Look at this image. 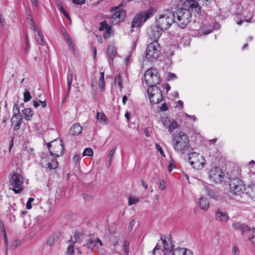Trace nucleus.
Returning <instances> with one entry per match:
<instances>
[{
  "label": "nucleus",
  "instance_id": "1",
  "mask_svg": "<svg viewBox=\"0 0 255 255\" xmlns=\"http://www.w3.org/2000/svg\"><path fill=\"white\" fill-rule=\"evenodd\" d=\"M200 7L194 0H186L183 3L182 7L176 10L172 14L174 22L176 23L181 28H185L191 21L192 12L198 13Z\"/></svg>",
  "mask_w": 255,
  "mask_h": 255
},
{
  "label": "nucleus",
  "instance_id": "2",
  "mask_svg": "<svg viewBox=\"0 0 255 255\" xmlns=\"http://www.w3.org/2000/svg\"><path fill=\"white\" fill-rule=\"evenodd\" d=\"M172 144L174 149L177 152L189 154L192 150L188 136L182 132H179L172 137Z\"/></svg>",
  "mask_w": 255,
  "mask_h": 255
},
{
  "label": "nucleus",
  "instance_id": "3",
  "mask_svg": "<svg viewBox=\"0 0 255 255\" xmlns=\"http://www.w3.org/2000/svg\"><path fill=\"white\" fill-rule=\"evenodd\" d=\"M208 177L210 182L215 184L229 182V178L220 167H212L208 172Z\"/></svg>",
  "mask_w": 255,
  "mask_h": 255
},
{
  "label": "nucleus",
  "instance_id": "4",
  "mask_svg": "<svg viewBox=\"0 0 255 255\" xmlns=\"http://www.w3.org/2000/svg\"><path fill=\"white\" fill-rule=\"evenodd\" d=\"M160 47L156 41L151 42L148 45L146 49L145 58L150 62L156 61L159 57L160 52Z\"/></svg>",
  "mask_w": 255,
  "mask_h": 255
},
{
  "label": "nucleus",
  "instance_id": "5",
  "mask_svg": "<svg viewBox=\"0 0 255 255\" xmlns=\"http://www.w3.org/2000/svg\"><path fill=\"white\" fill-rule=\"evenodd\" d=\"M154 13L153 8H150L146 11H143L137 14L132 20L131 25L132 27H138L142 25L148 19L152 17Z\"/></svg>",
  "mask_w": 255,
  "mask_h": 255
},
{
  "label": "nucleus",
  "instance_id": "6",
  "mask_svg": "<svg viewBox=\"0 0 255 255\" xmlns=\"http://www.w3.org/2000/svg\"><path fill=\"white\" fill-rule=\"evenodd\" d=\"M144 80L145 84L148 86H157L159 84L160 78L156 70L150 68L146 70L144 75Z\"/></svg>",
  "mask_w": 255,
  "mask_h": 255
},
{
  "label": "nucleus",
  "instance_id": "7",
  "mask_svg": "<svg viewBox=\"0 0 255 255\" xmlns=\"http://www.w3.org/2000/svg\"><path fill=\"white\" fill-rule=\"evenodd\" d=\"M39 163L41 166L45 168L47 170L55 169L58 165L55 158L50 154L45 153L41 154Z\"/></svg>",
  "mask_w": 255,
  "mask_h": 255
},
{
  "label": "nucleus",
  "instance_id": "8",
  "mask_svg": "<svg viewBox=\"0 0 255 255\" xmlns=\"http://www.w3.org/2000/svg\"><path fill=\"white\" fill-rule=\"evenodd\" d=\"M23 178L21 174L14 172L9 178V184L15 193H19L23 190Z\"/></svg>",
  "mask_w": 255,
  "mask_h": 255
},
{
  "label": "nucleus",
  "instance_id": "9",
  "mask_svg": "<svg viewBox=\"0 0 255 255\" xmlns=\"http://www.w3.org/2000/svg\"><path fill=\"white\" fill-rule=\"evenodd\" d=\"M50 154L55 157H59L64 153L63 141L60 139H56L47 143Z\"/></svg>",
  "mask_w": 255,
  "mask_h": 255
},
{
  "label": "nucleus",
  "instance_id": "10",
  "mask_svg": "<svg viewBox=\"0 0 255 255\" xmlns=\"http://www.w3.org/2000/svg\"><path fill=\"white\" fill-rule=\"evenodd\" d=\"M147 92L150 101L153 104H158L163 99L161 91L157 86L148 87Z\"/></svg>",
  "mask_w": 255,
  "mask_h": 255
},
{
  "label": "nucleus",
  "instance_id": "11",
  "mask_svg": "<svg viewBox=\"0 0 255 255\" xmlns=\"http://www.w3.org/2000/svg\"><path fill=\"white\" fill-rule=\"evenodd\" d=\"M174 22L172 16L166 14H160L156 19V25L163 31L167 30Z\"/></svg>",
  "mask_w": 255,
  "mask_h": 255
},
{
  "label": "nucleus",
  "instance_id": "12",
  "mask_svg": "<svg viewBox=\"0 0 255 255\" xmlns=\"http://www.w3.org/2000/svg\"><path fill=\"white\" fill-rule=\"evenodd\" d=\"M230 192L235 195H240L245 190L242 181L239 178H235L230 182Z\"/></svg>",
  "mask_w": 255,
  "mask_h": 255
},
{
  "label": "nucleus",
  "instance_id": "13",
  "mask_svg": "<svg viewBox=\"0 0 255 255\" xmlns=\"http://www.w3.org/2000/svg\"><path fill=\"white\" fill-rule=\"evenodd\" d=\"M200 158L202 161L204 160L203 156L200 155L197 152L191 151L188 157V160L190 165L195 169H199L201 167H203L204 164L203 161L200 162Z\"/></svg>",
  "mask_w": 255,
  "mask_h": 255
},
{
  "label": "nucleus",
  "instance_id": "14",
  "mask_svg": "<svg viewBox=\"0 0 255 255\" xmlns=\"http://www.w3.org/2000/svg\"><path fill=\"white\" fill-rule=\"evenodd\" d=\"M126 12L121 8H116L113 13L111 22L113 24H116L122 21L126 16Z\"/></svg>",
  "mask_w": 255,
  "mask_h": 255
},
{
  "label": "nucleus",
  "instance_id": "15",
  "mask_svg": "<svg viewBox=\"0 0 255 255\" xmlns=\"http://www.w3.org/2000/svg\"><path fill=\"white\" fill-rule=\"evenodd\" d=\"M163 31L162 30L156 25L151 26L150 30L148 32V37L149 39L153 40V41L158 42V40L162 35Z\"/></svg>",
  "mask_w": 255,
  "mask_h": 255
},
{
  "label": "nucleus",
  "instance_id": "16",
  "mask_svg": "<svg viewBox=\"0 0 255 255\" xmlns=\"http://www.w3.org/2000/svg\"><path fill=\"white\" fill-rule=\"evenodd\" d=\"M232 227L234 230H239L242 235L247 236L248 234L251 229V227L248 226V225L240 223V222H236L233 224Z\"/></svg>",
  "mask_w": 255,
  "mask_h": 255
},
{
  "label": "nucleus",
  "instance_id": "17",
  "mask_svg": "<svg viewBox=\"0 0 255 255\" xmlns=\"http://www.w3.org/2000/svg\"><path fill=\"white\" fill-rule=\"evenodd\" d=\"M21 113H15L11 119L12 125L14 130L19 129L22 121V115Z\"/></svg>",
  "mask_w": 255,
  "mask_h": 255
},
{
  "label": "nucleus",
  "instance_id": "18",
  "mask_svg": "<svg viewBox=\"0 0 255 255\" xmlns=\"http://www.w3.org/2000/svg\"><path fill=\"white\" fill-rule=\"evenodd\" d=\"M205 188L206 194L211 199H213L216 201H218L221 199V195L217 189H213L208 186L205 187Z\"/></svg>",
  "mask_w": 255,
  "mask_h": 255
},
{
  "label": "nucleus",
  "instance_id": "19",
  "mask_svg": "<svg viewBox=\"0 0 255 255\" xmlns=\"http://www.w3.org/2000/svg\"><path fill=\"white\" fill-rule=\"evenodd\" d=\"M215 219L220 222H226L229 219V217L226 212L218 209L215 213Z\"/></svg>",
  "mask_w": 255,
  "mask_h": 255
},
{
  "label": "nucleus",
  "instance_id": "20",
  "mask_svg": "<svg viewBox=\"0 0 255 255\" xmlns=\"http://www.w3.org/2000/svg\"><path fill=\"white\" fill-rule=\"evenodd\" d=\"M198 205L201 210H207L210 207V203L208 199L204 197L199 199Z\"/></svg>",
  "mask_w": 255,
  "mask_h": 255
},
{
  "label": "nucleus",
  "instance_id": "21",
  "mask_svg": "<svg viewBox=\"0 0 255 255\" xmlns=\"http://www.w3.org/2000/svg\"><path fill=\"white\" fill-rule=\"evenodd\" d=\"M161 240L162 241L164 250L167 252H172L173 250V245L172 244L170 239H163L162 238H161Z\"/></svg>",
  "mask_w": 255,
  "mask_h": 255
},
{
  "label": "nucleus",
  "instance_id": "22",
  "mask_svg": "<svg viewBox=\"0 0 255 255\" xmlns=\"http://www.w3.org/2000/svg\"><path fill=\"white\" fill-rule=\"evenodd\" d=\"M81 126L77 124L73 125L70 128V132L73 135H78L82 132Z\"/></svg>",
  "mask_w": 255,
  "mask_h": 255
},
{
  "label": "nucleus",
  "instance_id": "23",
  "mask_svg": "<svg viewBox=\"0 0 255 255\" xmlns=\"http://www.w3.org/2000/svg\"><path fill=\"white\" fill-rule=\"evenodd\" d=\"M173 255H193L190 250L186 249H176L173 253Z\"/></svg>",
  "mask_w": 255,
  "mask_h": 255
},
{
  "label": "nucleus",
  "instance_id": "24",
  "mask_svg": "<svg viewBox=\"0 0 255 255\" xmlns=\"http://www.w3.org/2000/svg\"><path fill=\"white\" fill-rule=\"evenodd\" d=\"M107 53L109 57L113 60L117 54L116 48L114 45H109L107 49Z\"/></svg>",
  "mask_w": 255,
  "mask_h": 255
},
{
  "label": "nucleus",
  "instance_id": "25",
  "mask_svg": "<svg viewBox=\"0 0 255 255\" xmlns=\"http://www.w3.org/2000/svg\"><path fill=\"white\" fill-rule=\"evenodd\" d=\"M247 237L248 240L253 244L255 245V228H251L249 234Z\"/></svg>",
  "mask_w": 255,
  "mask_h": 255
},
{
  "label": "nucleus",
  "instance_id": "26",
  "mask_svg": "<svg viewBox=\"0 0 255 255\" xmlns=\"http://www.w3.org/2000/svg\"><path fill=\"white\" fill-rule=\"evenodd\" d=\"M100 77L99 79L98 85L101 91H105L104 72L100 73Z\"/></svg>",
  "mask_w": 255,
  "mask_h": 255
},
{
  "label": "nucleus",
  "instance_id": "27",
  "mask_svg": "<svg viewBox=\"0 0 255 255\" xmlns=\"http://www.w3.org/2000/svg\"><path fill=\"white\" fill-rule=\"evenodd\" d=\"M33 105L35 108H38L39 107L44 108L46 107L47 104L46 101L33 100Z\"/></svg>",
  "mask_w": 255,
  "mask_h": 255
},
{
  "label": "nucleus",
  "instance_id": "28",
  "mask_svg": "<svg viewBox=\"0 0 255 255\" xmlns=\"http://www.w3.org/2000/svg\"><path fill=\"white\" fill-rule=\"evenodd\" d=\"M74 244L75 242H70L67 248L66 254L67 255H74Z\"/></svg>",
  "mask_w": 255,
  "mask_h": 255
},
{
  "label": "nucleus",
  "instance_id": "29",
  "mask_svg": "<svg viewBox=\"0 0 255 255\" xmlns=\"http://www.w3.org/2000/svg\"><path fill=\"white\" fill-rule=\"evenodd\" d=\"M115 84H118L120 90H122L123 88V83L122 76L120 74L116 76L115 78Z\"/></svg>",
  "mask_w": 255,
  "mask_h": 255
},
{
  "label": "nucleus",
  "instance_id": "30",
  "mask_svg": "<svg viewBox=\"0 0 255 255\" xmlns=\"http://www.w3.org/2000/svg\"><path fill=\"white\" fill-rule=\"evenodd\" d=\"M97 118L100 122H104L107 124V118L104 113H97Z\"/></svg>",
  "mask_w": 255,
  "mask_h": 255
},
{
  "label": "nucleus",
  "instance_id": "31",
  "mask_svg": "<svg viewBox=\"0 0 255 255\" xmlns=\"http://www.w3.org/2000/svg\"><path fill=\"white\" fill-rule=\"evenodd\" d=\"M72 81H73L72 73H70V71H69L68 72V75H67V78L68 91H69L70 89L71 86V84L72 83Z\"/></svg>",
  "mask_w": 255,
  "mask_h": 255
},
{
  "label": "nucleus",
  "instance_id": "32",
  "mask_svg": "<svg viewBox=\"0 0 255 255\" xmlns=\"http://www.w3.org/2000/svg\"><path fill=\"white\" fill-rule=\"evenodd\" d=\"M139 201V198L134 196H129L128 198V204L129 206L135 204Z\"/></svg>",
  "mask_w": 255,
  "mask_h": 255
},
{
  "label": "nucleus",
  "instance_id": "33",
  "mask_svg": "<svg viewBox=\"0 0 255 255\" xmlns=\"http://www.w3.org/2000/svg\"><path fill=\"white\" fill-rule=\"evenodd\" d=\"M38 34L36 36V39L37 42L41 45H44V41L43 40L42 35L41 32L39 31H37Z\"/></svg>",
  "mask_w": 255,
  "mask_h": 255
},
{
  "label": "nucleus",
  "instance_id": "34",
  "mask_svg": "<svg viewBox=\"0 0 255 255\" xmlns=\"http://www.w3.org/2000/svg\"><path fill=\"white\" fill-rule=\"evenodd\" d=\"M93 155V150L91 148H86L83 152V156H92Z\"/></svg>",
  "mask_w": 255,
  "mask_h": 255
},
{
  "label": "nucleus",
  "instance_id": "35",
  "mask_svg": "<svg viewBox=\"0 0 255 255\" xmlns=\"http://www.w3.org/2000/svg\"><path fill=\"white\" fill-rule=\"evenodd\" d=\"M178 124L175 122L172 121L170 123V125L168 126V130L169 132H172L173 130L177 128H178Z\"/></svg>",
  "mask_w": 255,
  "mask_h": 255
},
{
  "label": "nucleus",
  "instance_id": "36",
  "mask_svg": "<svg viewBox=\"0 0 255 255\" xmlns=\"http://www.w3.org/2000/svg\"><path fill=\"white\" fill-rule=\"evenodd\" d=\"M31 99V95L27 90L25 91L23 93V101L24 102H27Z\"/></svg>",
  "mask_w": 255,
  "mask_h": 255
},
{
  "label": "nucleus",
  "instance_id": "37",
  "mask_svg": "<svg viewBox=\"0 0 255 255\" xmlns=\"http://www.w3.org/2000/svg\"><path fill=\"white\" fill-rule=\"evenodd\" d=\"M96 246L95 241L94 239H89L87 243V246L89 249L93 250V248Z\"/></svg>",
  "mask_w": 255,
  "mask_h": 255
},
{
  "label": "nucleus",
  "instance_id": "38",
  "mask_svg": "<svg viewBox=\"0 0 255 255\" xmlns=\"http://www.w3.org/2000/svg\"><path fill=\"white\" fill-rule=\"evenodd\" d=\"M197 0L198 1V2H196L198 4V6L200 7L199 4H202V5L205 4L206 5H207L213 0Z\"/></svg>",
  "mask_w": 255,
  "mask_h": 255
},
{
  "label": "nucleus",
  "instance_id": "39",
  "mask_svg": "<svg viewBox=\"0 0 255 255\" xmlns=\"http://www.w3.org/2000/svg\"><path fill=\"white\" fill-rule=\"evenodd\" d=\"M123 247L125 250V252L127 255H128L129 254V243L125 241L124 243Z\"/></svg>",
  "mask_w": 255,
  "mask_h": 255
},
{
  "label": "nucleus",
  "instance_id": "40",
  "mask_svg": "<svg viewBox=\"0 0 255 255\" xmlns=\"http://www.w3.org/2000/svg\"><path fill=\"white\" fill-rule=\"evenodd\" d=\"M111 27L110 26L106 28V31L103 35V37L105 39L108 38L109 37L111 34Z\"/></svg>",
  "mask_w": 255,
  "mask_h": 255
},
{
  "label": "nucleus",
  "instance_id": "41",
  "mask_svg": "<svg viewBox=\"0 0 255 255\" xmlns=\"http://www.w3.org/2000/svg\"><path fill=\"white\" fill-rule=\"evenodd\" d=\"M109 25L107 24L106 21L101 22L100 23V26L99 28V31H103L104 29L106 30V28L109 27Z\"/></svg>",
  "mask_w": 255,
  "mask_h": 255
},
{
  "label": "nucleus",
  "instance_id": "42",
  "mask_svg": "<svg viewBox=\"0 0 255 255\" xmlns=\"http://www.w3.org/2000/svg\"><path fill=\"white\" fill-rule=\"evenodd\" d=\"M66 41L67 42L68 44V45L73 50L74 49V47H75V45H74V43L73 42V41H72V40L71 39V37L70 36H69V38L68 39H65Z\"/></svg>",
  "mask_w": 255,
  "mask_h": 255
},
{
  "label": "nucleus",
  "instance_id": "43",
  "mask_svg": "<svg viewBox=\"0 0 255 255\" xmlns=\"http://www.w3.org/2000/svg\"><path fill=\"white\" fill-rule=\"evenodd\" d=\"M60 30L62 34L63 35L65 39H68L70 36L67 33V31L63 26L60 27Z\"/></svg>",
  "mask_w": 255,
  "mask_h": 255
},
{
  "label": "nucleus",
  "instance_id": "44",
  "mask_svg": "<svg viewBox=\"0 0 255 255\" xmlns=\"http://www.w3.org/2000/svg\"><path fill=\"white\" fill-rule=\"evenodd\" d=\"M22 116H24V118L26 120H30L33 116L32 113H21Z\"/></svg>",
  "mask_w": 255,
  "mask_h": 255
},
{
  "label": "nucleus",
  "instance_id": "45",
  "mask_svg": "<svg viewBox=\"0 0 255 255\" xmlns=\"http://www.w3.org/2000/svg\"><path fill=\"white\" fill-rule=\"evenodd\" d=\"M34 200V198L30 197L26 203V207L27 209H31L32 208L31 203Z\"/></svg>",
  "mask_w": 255,
  "mask_h": 255
},
{
  "label": "nucleus",
  "instance_id": "46",
  "mask_svg": "<svg viewBox=\"0 0 255 255\" xmlns=\"http://www.w3.org/2000/svg\"><path fill=\"white\" fill-rule=\"evenodd\" d=\"M155 147H156V149L157 151H158L160 154L163 156H165V154H164V151L163 150V149H162L161 147L160 146V145L158 144V143H156L155 144Z\"/></svg>",
  "mask_w": 255,
  "mask_h": 255
},
{
  "label": "nucleus",
  "instance_id": "47",
  "mask_svg": "<svg viewBox=\"0 0 255 255\" xmlns=\"http://www.w3.org/2000/svg\"><path fill=\"white\" fill-rule=\"evenodd\" d=\"M176 107L178 108V110L179 111L182 110L183 107V102L181 100L178 101L176 103Z\"/></svg>",
  "mask_w": 255,
  "mask_h": 255
},
{
  "label": "nucleus",
  "instance_id": "48",
  "mask_svg": "<svg viewBox=\"0 0 255 255\" xmlns=\"http://www.w3.org/2000/svg\"><path fill=\"white\" fill-rule=\"evenodd\" d=\"M184 116L186 118L189 120H192L193 121H195L196 119V118L195 116H190L188 115L186 113H184Z\"/></svg>",
  "mask_w": 255,
  "mask_h": 255
},
{
  "label": "nucleus",
  "instance_id": "49",
  "mask_svg": "<svg viewBox=\"0 0 255 255\" xmlns=\"http://www.w3.org/2000/svg\"><path fill=\"white\" fill-rule=\"evenodd\" d=\"M159 108L161 111L164 112L168 110V106L166 103H163Z\"/></svg>",
  "mask_w": 255,
  "mask_h": 255
},
{
  "label": "nucleus",
  "instance_id": "50",
  "mask_svg": "<svg viewBox=\"0 0 255 255\" xmlns=\"http://www.w3.org/2000/svg\"><path fill=\"white\" fill-rule=\"evenodd\" d=\"M159 188L162 190H164L166 189L165 182L163 180H161L159 182Z\"/></svg>",
  "mask_w": 255,
  "mask_h": 255
},
{
  "label": "nucleus",
  "instance_id": "51",
  "mask_svg": "<svg viewBox=\"0 0 255 255\" xmlns=\"http://www.w3.org/2000/svg\"><path fill=\"white\" fill-rule=\"evenodd\" d=\"M115 151H116V147H114L110 152V153H109V157H110V159H109V161L110 162H111V161L112 160V158H113V155H114L115 154Z\"/></svg>",
  "mask_w": 255,
  "mask_h": 255
},
{
  "label": "nucleus",
  "instance_id": "52",
  "mask_svg": "<svg viewBox=\"0 0 255 255\" xmlns=\"http://www.w3.org/2000/svg\"><path fill=\"white\" fill-rule=\"evenodd\" d=\"M176 76L174 73L169 72L168 73L167 79L170 80L171 79L176 78Z\"/></svg>",
  "mask_w": 255,
  "mask_h": 255
},
{
  "label": "nucleus",
  "instance_id": "53",
  "mask_svg": "<svg viewBox=\"0 0 255 255\" xmlns=\"http://www.w3.org/2000/svg\"><path fill=\"white\" fill-rule=\"evenodd\" d=\"M73 162L74 163V164H77L79 160V156L77 154L76 155H74V156L73 157Z\"/></svg>",
  "mask_w": 255,
  "mask_h": 255
},
{
  "label": "nucleus",
  "instance_id": "54",
  "mask_svg": "<svg viewBox=\"0 0 255 255\" xmlns=\"http://www.w3.org/2000/svg\"><path fill=\"white\" fill-rule=\"evenodd\" d=\"M86 0H72L73 2L77 4H82L85 3Z\"/></svg>",
  "mask_w": 255,
  "mask_h": 255
},
{
  "label": "nucleus",
  "instance_id": "55",
  "mask_svg": "<svg viewBox=\"0 0 255 255\" xmlns=\"http://www.w3.org/2000/svg\"><path fill=\"white\" fill-rule=\"evenodd\" d=\"M135 224V221L134 220H132L130 221L129 225V229L131 230L133 227L134 226Z\"/></svg>",
  "mask_w": 255,
  "mask_h": 255
},
{
  "label": "nucleus",
  "instance_id": "56",
  "mask_svg": "<svg viewBox=\"0 0 255 255\" xmlns=\"http://www.w3.org/2000/svg\"><path fill=\"white\" fill-rule=\"evenodd\" d=\"M94 241H95L96 244H99L100 246H102L103 245L102 242L99 238H97L96 239H94Z\"/></svg>",
  "mask_w": 255,
  "mask_h": 255
},
{
  "label": "nucleus",
  "instance_id": "57",
  "mask_svg": "<svg viewBox=\"0 0 255 255\" xmlns=\"http://www.w3.org/2000/svg\"><path fill=\"white\" fill-rule=\"evenodd\" d=\"M13 145V138L12 137L9 141V151H10Z\"/></svg>",
  "mask_w": 255,
  "mask_h": 255
},
{
  "label": "nucleus",
  "instance_id": "58",
  "mask_svg": "<svg viewBox=\"0 0 255 255\" xmlns=\"http://www.w3.org/2000/svg\"><path fill=\"white\" fill-rule=\"evenodd\" d=\"M167 121L168 122H170V121L167 118H165V119L164 118H162L161 119V122L162 123V124H163L164 126H165L166 123L167 122Z\"/></svg>",
  "mask_w": 255,
  "mask_h": 255
},
{
  "label": "nucleus",
  "instance_id": "59",
  "mask_svg": "<svg viewBox=\"0 0 255 255\" xmlns=\"http://www.w3.org/2000/svg\"><path fill=\"white\" fill-rule=\"evenodd\" d=\"M13 112H20V109L17 106V105L15 104L13 106Z\"/></svg>",
  "mask_w": 255,
  "mask_h": 255
},
{
  "label": "nucleus",
  "instance_id": "60",
  "mask_svg": "<svg viewBox=\"0 0 255 255\" xmlns=\"http://www.w3.org/2000/svg\"><path fill=\"white\" fill-rule=\"evenodd\" d=\"M20 244V241H16L15 242L13 243L12 245V247H14V248H16L18 245Z\"/></svg>",
  "mask_w": 255,
  "mask_h": 255
},
{
  "label": "nucleus",
  "instance_id": "61",
  "mask_svg": "<svg viewBox=\"0 0 255 255\" xmlns=\"http://www.w3.org/2000/svg\"><path fill=\"white\" fill-rule=\"evenodd\" d=\"M59 9L60 10V11L63 13V14H64L65 13H66L67 12L66 11V10H65L64 7L63 6V5H60V7H59Z\"/></svg>",
  "mask_w": 255,
  "mask_h": 255
},
{
  "label": "nucleus",
  "instance_id": "62",
  "mask_svg": "<svg viewBox=\"0 0 255 255\" xmlns=\"http://www.w3.org/2000/svg\"><path fill=\"white\" fill-rule=\"evenodd\" d=\"M160 249V247L158 246L157 245L155 247V248L153 249L152 251V254L153 255H155V251L157 250H159Z\"/></svg>",
  "mask_w": 255,
  "mask_h": 255
},
{
  "label": "nucleus",
  "instance_id": "63",
  "mask_svg": "<svg viewBox=\"0 0 255 255\" xmlns=\"http://www.w3.org/2000/svg\"><path fill=\"white\" fill-rule=\"evenodd\" d=\"M31 21H32V24L31 26V28L32 30H34V31H36V25H35V24L33 23V20H32V19H31Z\"/></svg>",
  "mask_w": 255,
  "mask_h": 255
},
{
  "label": "nucleus",
  "instance_id": "64",
  "mask_svg": "<svg viewBox=\"0 0 255 255\" xmlns=\"http://www.w3.org/2000/svg\"><path fill=\"white\" fill-rule=\"evenodd\" d=\"M128 96L127 95H124L123 97L122 102L123 104L125 105L127 101Z\"/></svg>",
  "mask_w": 255,
  "mask_h": 255
}]
</instances>
